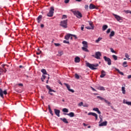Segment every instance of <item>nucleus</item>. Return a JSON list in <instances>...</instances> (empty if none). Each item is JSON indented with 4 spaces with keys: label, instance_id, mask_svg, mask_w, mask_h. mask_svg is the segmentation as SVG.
<instances>
[{
    "label": "nucleus",
    "instance_id": "a19ab883",
    "mask_svg": "<svg viewBox=\"0 0 131 131\" xmlns=\"http://www.w3.org/2000/svg\"><path fill=\"white\" fill-rule=\"evenodd\" d=\"M58 54L59 55H57V56H62L63 55V51H58Z\"/></svg>",
    "mask_w": 131,
    "mask_h": 131
},
{
    "label": "nucleus",
    "instance_id": "f3484780",
    "mask_svg": "<svg viewBox=\"0 0 131 131\" xmlns=\"http://www.w3.org/2000/svg\"><path fill=\"white\" fill-rule=\"evenodd\" d=\"M80 62V58L79 57L77 56L75 58V63H79Z\"/></svg>",
    "mask_w": 131,
    "mask_h": 131
},
{
    "label": "nucleus",
    "instance_id": "ea45409f",
    "mask_svg": "<svg viewBox=\"0 0 131 131\" xmlns=\"http://www.w3.org/2000/svg\"><path fill=\"white\" fill-rule=\"evenodd\" d=\"M111 52L112 53H114V54H116V51H114V50L113 48L110 49Z\"/></svg>",
    "mask_w": 131,
    "mask_h": 131
},
{
    "label": "nucleus",
    "instance_id": "052dcab7",
    "mask_svg": "<svg viewBox=\"0 0 131 131\" xmlns=\"http://www.w3.org/2000/svg\"><path fill=\"white\" fill-rule=\"evenodd\" d=\"M40 53H41V51H40L39 52H37L36 54L37 55H40Z\"/></svg>",
    "mask_w": 131,
    "mask_h": 131
},
{
    "label": "nucleus",
    "instance_id": "f704fd0d",
    "mask_svg": "<svg viewBox=\"0 0 131 131\" xmlns=\"http://www.w3.org/2000/svg\"><path fill=\"white\" fill-rule=\"evenodd\" d=\"M104 101L105 103L107 104V105H111V103L110 102L108 101V100H107L106 99H104Z\"/></svg>",
    "mask_w": 131,
    "mask_h": 131
},
{
    "label": "nucleus",
    "instance_id": "c9c22d12",
    "mask_svg": "<svg viewBox=\"0 0 131 131\" xmlns=\"http://www.w3.org/2000/svg\"><path fill=\"white\" fill-rule=\"evenodd\" d=\"M85 28L86 29H92V30H93L94 29V26H92V27H85Z\"/></svg>",
    "mask_w": 131,
    "mask_h": 131
},
{
    "label": "nucleus",
    "instance_id": "0e129e2a",
    "mask_svg": "<svg viewBox=\"0 0 131 131\" xmlns=\"http://www.w3.org/2000/svg\"><path fill=\"white\" fill-rule=\"evenodd\" d=\"M19 68H23V66H19Z\"/></svg>",
    "mask_w": 131,
    "mask_h": 131
},
{
    "label": "nucleus",
    "instance_id": "f8f14e48",
    "mask_svg": "<svg viewBox=\"0 0 131 131\" xmlns=\"http://www.w3.org/2000/svg\"><path fill=\"white\" fill-rule=\"evenodd\" d=\"M101 74L100 77L101 78H103V77H105V76H106V72H105V71H104V70H102V71H101Z\"/></svg>",
    "mask_w": 131,
    "mask_h": 131
},
{
    "label": "nucleus",
    "instance_id": "412c9836",
    "mask_svg": "<svg viewBox=\"0 0 131 131\" xmlns=\"http://www.w3.org/2000/svg\"><path fill=\"white\" fill-rule=\"evenodd\" d=\"M48 110L50 114H51L52 116H53L54 115V114H53V111H52V109H51V106H50V105H48Z\"/></svg>",
    "mask_w": 131,
    "mask_h": 131
},
{
    "label": "nucleus",
    "instance_id": "49530a36",
    "mask_svg": "<svg viewBox=\"0 0 131 131\" xmlns=\"http://www.w3.org/2000/svg\"><path fill=\"white\" fill-rule=\"evenodd\" d=\"M84 28V25H82L81 27V30H82V31H83Z\"/></svg>",
    "mask_w": 131,
    "mask_h": 131
},
{
    "label": "nucleus",
    "instance_id": "37998d69",
    "mask_svg": "<svg viewBox=\"0 0 131 131\" xmlns=\"http://www.w3.org/2000/svg\"><path fill=\"white\" fill-rule=\"evenodd\" d=\"M75 76L77 79H79V75H78V74H75Z\"/></svg>",
    "mask_w": 131,
    "mask_h": 131
},
{
    "label": "nucleus",
    "instance_id": "bb28decb",
    "mask_svg": "<svg viewBox=\"0 0 131 131\" xmlns=\"http://www.w3.org/2000/svg\"><path fill=\"white\" fill-rule=\"evenodd\" d=\"M88 47H82V50L84 51V52H89V50H88Z\"/></svg>",
    "mask_w": 131,
    "mask_h": 131
},
{
    "label": "nucleus",
    "instance_id": "09e8293b",
    "mask_svg": "<svg viewBox=\"0 0 131 131\" xmlns=\"http://www.w3.org/2000/svg\"><path fill=\"white\" fill-rule=\"evenodd\" d=\"M99 118L100 119V121L99 122V123H101V122H102V121H103V119H102V118H101V116H99Z\"/></svg>",
    "mask_w": 131,
    "mask_h": 131
},
{
    "label": "nucleus",
    "instance_id": "e2e57ef3",
    "mask_svg": "<svg viewBox=\"0 0 131 131\" xmlns=\"http://www.w3.org/2000/svg\"><path fill=\"white\" fill-rule=\"evenodd\" d=\"M130 78H131V75L128 76V79H129Z\"/></svg>",
    "mask_w": 131,
    "mask_h": 131
},
{
    "label": "nucleus",
    "instance_id": "c03bdc74",
    "mask_svg": "<svg viewBox=\"0 0 131 131\" xmlns=\"http://www.w3.org/2000/svg\"><path fill=\"white\" fill-rule=\"evenodd\" d=\"M78 106H79L80 107H81V106H83V102H81L78 104Z\"/></svg>",
    "mask_w": 131,
    "mask_h": 131
},
{
    "label": "nucleus",
    "instance_id": "f257e3e1",
    "mask_svg": "<svg viewBox=\"0 0 131 131\" xmlns=\"http://www.w3.org/2000/svg\"><path fill=\"white\" fill-rule=\"evenodd\" d=\"M86 66H87V67H89L92 70H96L97 69V68L95 67H98V66H99V64H91L90 63V62H86Z\"/></svg>",
    "mask_w": 131,
    "mask_h": 131
},
{
    "label": "nucleus",
    "instance_id": "6ab92c4d",
    "mask_svg": "<svg viewBox=\"0 0 131 131\" xmlns=\"http://www.w3.org/2000/svg\"><path fill=\"white\" fill-rule=\"evenodd\" d=\"M93 111H96L98 114H101V112L99 110V108L96 107L93 108Z\"/></svg>",
    "mask_w": 131,
    "mask_h": 131
},
{
    "label": "nucleus",
    "instance_id": "e433bc0d",
    "mask_svg": "<svg viewBox=\"0 0 131 131\" xmlns=\"http://www.w3.org/2000/svg\"><path fill=\"white\" fill-rule=\"evenodd\" d=\"M97 99H99L101 101L103 100H105V99L104 98H103V97H102L101 96H97Z\"/></svg>",
    "mask_w": 131,
    "mask_h": 131
},
{
    "label": "nucleus",
    "instance_id": "c85d7f7f",
    "mask_svg": "<svg viewBox=\"0 0 131 131\" xmlns=\"http://www.w3.org/2000/svg\"><path fill=\"white\" fill-rule=\"evenodd\" d=\"M115 34V32H114V31H112L111 32V34L110 35V37H112V36H114Z\"/></svg>",
    "mask_w": 131,
    "mask_h": 131
},
{
    "label": "nucleus",
    "instance_id": "4468645a",
    "mask_svg": "<svg viewBox=\"0 0 131 131\" xmlns=\"http://www.w3.org/2000/svg\"><path fill=\"white\" fill-rule=\"evenodd\" d=\"M71 36H72V34H68L67 35H66L65 36L64 39H67V40H68V39H69V38H70V37H71Z\"/></svg>",
    "mask_w": 131,
    "mask_h": 131
},
{
    "label": "nucleus",
    "instance_id": "3c124183",
    "mask_svg": "<svg viewBox=\"0 0 131 131\" xmlns=\"http://www.w3.org/2000/svg\"><path fill=\"white\" fill-rule=\"evenodd\" d=\"M72 36H73L74 37L75 39H77V36H76V35H72Z\"/></svg>",
    "mask_w": 131,
    "mask_h": 131
},
{
    "label": "nucleus",
    "instance_id": "39448f33",
    "mask_svg": "<svg viewBox=\"0 0 131 131\" xmlns=\"http://www.w3.org/2000/svg\"><path fill=\"white\" fill-rule=\"evenodd\" d=\"M101 56H102V54H101V52H97L95 53V55H93L92 57H94L96 59H97L98 60H100L101 59Z\"/></svg>",
    "mask_w": 131,
    "mask_h": 131
},
{
    "label": "nucleus",
    "instance_id": "bf43d9fd",
    "mask_svg": "<svg viewBox=\"0 0 131 131\" xmlns=\"http://www.w3.org/2000/svg\"><path fill=\"white\" fill-rule=\"evenodd\" d=\"M40 27H41V28H43V27H45V25H44L43 24H41V25H40Z\"/></svg>",
    "mask_w": 131,
    "mask_h": 131
},
{
    "label": "nucleus",
    "instance_id": "423d86ee",
    "mask_svg": "<svg viewBox=\"0 0 131 131\" xmlns=\"http://www.w3.org/2000/svg\"><path fill=\"white\" fill-rule=\"evenodd\" d=\"M46 88L48 90H49V93L50 94V95H51V96H53V93H56V91L52 90V89H51V86H49V85H46Z\"/></svg>",
    "mask_w": 131,
    "mask_h": 131
},
{
    "label": "nucleus",
    "instance_id": "72a5a7b5",
    "mask_svg": "<svg viewBox=\"0 0 131 131\" xmlns=\"http://www.w3.org/2000/svg\"><path fill=\"white\" fill-rule=\"evenodd\" d=\"M102 38L99 37L97 40H96L95 42L98 43V42H99V41H100V40H102Z\"/></svg>",
    "mask_w": 131,
    "mask_h": 131
},
{
    "label": "nucleus",
    "instance_id": "20e7f679",
    "mask_svg": "<svg viewBox=\"0 0 131 131\" xmlns=\"http://www.w3.org/2000/svg\"><path fill=\"white\" fill-rule=\"evenodd\" d=\"M55 11V9L53 7H50V10L49 12L47 14L48 17H53L54 16V12Z\"/></svg>",
    "mask_w": 131,
    "mask_h": 131
},
{
    "label": "nucleus",
    "instance_id": "c756f323",
    "mask_svg": "<svg viewBox=\"0 0 131 131\" xmlns=\"http://www.w3.org/2000/svg\"><path fill=\"white\" fill-rule=\"evenodd\" d=\"M122 94L123 95H125V88L124 87H122Z\"/></svg>",
    "mask_w": 131,
    "mask_h": 131
},
{
    "label": "nucleus",
    "instance_id": "393cba45",
    "mask_svg": "<svg viewBox=\"0 0 131 131\" xmlns=\"http://www.w3.org/2000/svg\"><path fill=\"white\" fill-rule=\"evenodd\" d=\"M82 45H83L84 47H85V48H88V42L85 41H83L82 42Z\"/></svg>",
    "mask_w": 131,
    "mask_h": 131
},
{
    "label": "nucleus",
    "instance_id": "680f3d73",
    "mask_svg": "<svg viewBox=\"0 0 131 131\" xmlns=\"http://www.w3.org/2000/svg\"><path fill=\"white\" fill-rule=\"evenodd\" d=\"M42 77H43V79H46V76L45 75H42Z\"/></svg>",
    "mask_w": 131,
    "mask_h": 131
},
{
    "label": "nucleus",
    "instance_id": "aec40b11",
    "mask_svg": "<svg viewBox=\"0 0 131 131\" xmlns=\"http://www.w3.org/2000/svg\"><path fill=\"white\" fill-rule=\"evenodd\" d=\"M96 89L99 91H105V88L103 86H96Z\"/></svg>",
    "mask_w": 131,
    "mask_h": 131
},
{
    "label": "nucleus",
    "instance_id": "5701e85b",
    "mask_svg": "<svg viewBox=\"0 0 131 131\" xmlns=\"http://www.w3.org/2000/svg\"><path fill=\"white\" fill-rule=\"evenodd\" d=\"M60 120H62V121H63V122H64V123H68V121H67V119L66 118H60Z\"/></svg>",
    "mask_w": 131,
    "mask_h": 131
},
{
    "label": "nucleus",
    "instance_id": "338daca9",
    "mask_svg": "<svg viewBox=\"0 0 131 131\" xmlns=\"http://www.w3.org/2000/svg\"><path fill=\"white\" fill-rule=\"evenodd\" d=\"M46 83H49V80H47Z\"/></svg>",
    "mask_w": 131,
    "mask_h": 131
},
{
    "label": "nucleus",
    "instance_id": "774afa93",
    "mask_svg": "<svg viewBox=\"0 0 131 131\" xmlns=\"http://www.w3.org/2000/svg\"><path fill=\"white\" fill-rule=\"evenodd\" d=\"M127 13H130V14H131V11H127Z\"/></svg>",
    "mask_w": 131,
    "mask_h": 131
},
{
    "label": "nucleus",
    "instance_id": "2eb2a0df",
    "mask_svg": "<svg viewBox=\"0 0 131 131\" xmlns=\"http://www.w3.org/2000/svg\"><path fill=\"white\" fill-rule=\"evenodd\" d=\"M107 122L106 121L103 122L99 124V126H106L107 125Z\"/></svg>",
    "mask_w": 131,
    "mask_h": 131
},
{
    "label": "nucleus",
    "instance_id": "9d476101",
    "mask_svg": "<svg viewBox=\"0 0 131 131\" xmlns=\"http://www.w3.org/2000/svg\"><path fill=\"white\" fill-rule=\"evenodd\" d=\"M64 85H66V86H67V88L68 91H69V92H71V93H74V90H73L72 89H70V85H69V84L65 83Z\"/></svg>",
    "mask_w": 131,
    "mask_h": 131
},
{
    "label": "nucleus",
    "instance_id": "2f4dec72",
    "mask_svg": "<svg viewBox=\"0 0 131 131\" xmlns=\"http://www.w3.org/2000/svg\"><path fill=\"white\" fill-rule=\"evenodd\" d=\"M41 72H42V73H43V74H47V71L45 69H42L41 70Z\"/></svg>",
    "mask_w": 131,
    "mask_h": 131
},
{
    "label": "nucleus",
    "instance_id": "13d9d810",
    "mask_svg": "<svg viewBox=\"0 0 131 131\" xmlns=\"http://www.w3.org/2000/svg\"><path fill=\"white\" fill-rule=\"evenodd\" d=\"M18 85H19V86H23V84L22 83H19L18 84Z\"/></svg>",
    "mask_w": 131,
    "mask_h": 131
},
{
    "label": "nucleus",
    "instance_id": "a211bd4d",
    "mask_svg": "<svg viewBox=\"0 0 131 131\" xmlns=\"http://www.w3.org/2000/svg\"><path fill=\"white\" fill-rule=\"evenodd\" d=\"M89 9L90 10H93L94 9H96V6L94 5L93 4H91L89 6Z\"/></svg>",
    "mask_w": 131,
    "mask_h": 131
},
{
    "label": "nucleus",
    "instance_id": "f03ea898",
    "mask_svg": "<svg viewBox=\"0 0 131 131\" xmlns=\"http://www.w3.org/2000/svg\"><path fill=\"white\" fill-rule=\"evenodd\" d=\"M68 23V19L61 20L60 21V26L62 27V28H67Z\"/></svg>",
    "mask_w": 131,
    "mask_h": 131
},
{
    "label": "nucleus",
    "instance_id": "69168bd1",
    "mask_svg": "<svg viewBox=\"0 0 131 131\" xmlns=\"http://www.w3.org/2000/svg\"><path fill=\"white\" fill-rule=\"evenodd\" d=\"M76 2H81V0H76Z\"/></svg>",
    "mask_w": 131,
    "mask_h": 131
},
{
    "label": "nucleus",
    "instance_id": "473e14b6",
    "mask_svg": "<svg viewBox=\"0 0 131 131\" xmlns=\"http://www.w3.org/2000/svg\"><path fill=\"white\" fill-rule=\"evenodd\" d=\"M123 67H127V62L126 61H124L123 63Z\"/></svg>",
    "mask_w": 131,
    "mask_h": 131
},
{
    "label": "nucleus",
    "instance_id": "9b49d317",
    "mask_svg": "<svg viewBox=\"0 0 131 131\" xmlns=\"http://www.w3.org/2000/svg\"><path fill=\"white\" fill-rule=\"evenodd\" d=\"M113 15L114 16L115 18H116V19L117 20V21L122 20V17H120V16L114 14H113Z\"/></svg>",
    "mask_w": 131,
    "mask_h": 131
},
{
    "label": "nucleus",
    "instance_id": "8fccbe9b",
    "mask_svg": "<svg viewBox=\"0 0 131 131\" xmlns=\"http://www.w3.org/2000/svg\"><path fill=\"white\" fill-rule=\"evenodd\" d=\"M110 31H111V29H108L106 31V33H110Z\"/></svg>",
    "mask_w": 131,
    "mask_h": 131
},
{
    "label": "nucleus",
    "instance_id": "79ce46f5",
    "mask_svg": "<svg viewBox=\"0 0 131 131\" xmlns=\"http://www.w3.org/2000/svg\"><path fill=\"white\" fill-rule=\"evenodd\" d=\"M63 43H67L68 45H70V42L67 40H63Z\"/></svg>",
    "mask_w": 131,
    "mask_h": 131
},
{
    "label": "nucleus",
    "instance_id": "1a4fd4ad",
    "mask_svg": "<svg viewBox=\"0 0 131 131\" xmlns=\"http://www.w3.org/2000/svg\"><path fill=\"white\" fill-rule=\"evenodd\" d=\"M88 115H92V116H95V120H98V115L95 113H89Z\"/></svg>",
    "mask_w": 131,
    "mask_h": 131
},
{
    "label": "nucleus",
    "instance_id": "4d7b16f0",
    "mask_svg": "<svg viewBox=\"0 0 131 131\" xmlns=\"http://www.w3.org/2000/svg\"><path fill=\"white\" fill-rule=\"evenodd\" d=\"M91 89L93 92H97V90H96V89H95L94 88L91 87Z\"/></svg>",
    "mask_w": 131,
    "mask_h": 131
},
{
    "label": "nucleus",
    "instance_id": "cd10ccee",
    "mask_svg": "<svg viewBox=\"0 0 131 131\" xmlns=\"http://www.w3.org/2000/svg\"><path fill=\"white\" fill-rule=\"evenodd\" d=\"M116 71H117V72H118V73H119V74H120L121 75H124L123 72H120V71L119 70V69H116Z\"/></svg>",
    "mask_w": 131,
    "mask_h": 131
},
{
    "label": "nucleus",
    "instance_id": "4c0bfd02",
    "mask_svg": "<svg viewBox=\"0 0 131 131\" xmlns=\"http://www.w3.org/2000/svg\"><path fill=\"white\" fill-rule=\"evenodd\" d=\"M112 57H113V59H115V61H116V60H117V56H116L115 55H112Z\"/></svg>",
    "mask_w": 131,
    "mask_h": 131
},
{
    "label": "nucleus",
    "instance_id": "b1692460",
    "mask_svg": "<svg viewBox=\"0 0 131 131\" xmlns=\"http://www.w3.org/2000/svg\"><path fill=\"white\" fill-rule=\"evenodd\" d=\"M123 103L124 104H126L127 105H128V106H131V101H125V100L124 99L123 100Z\"/></svg>",
    "mask_w": 131,
    "mask_h": 131
},
{
    "label": "nucleus",
    "instance_id": "a878e982",
    "mask_svg": "<svg viewBox=\"0 0 131 131\" xmlns=\"http://www.w3.org/2000/svg\"><path fill=\"white\" fill-rule=\"evenodd\" d=\"M107 28H108V26H107L106 25H103L102 27V30L103 31H105V30H106V29H107Z\"/></svg>",
    "mask_w": 131,
    "mask_h": 131
},
{
    "label": "nucleus",
    "instance_id": "dca6fc26",
    "mask_svg": "<svg viewBox=\"0 0 131 131\" xmlns=\"http://www.w3.org/2000/svg\"><path fill=\"white\" fill-rule=\"evenodd\" d=\"M64 115H68L70 117H74V113L71 112L69 114H64Z\"/></svg>",
    "mask_w": 131,
    "mask_h": 131
},
{
    "label": "nucleus",
    "instance_id": "58836bf2",
    "mask_svg": "<svg viewBox=\"0 0 131 131\" xmlns=\"http://www.w3.org/2000/svg\"><path fill=\"white\" fill-rule=\"evenodd\" d=\"M125 56L127 58V59H128V60H129L130 59V58H129V55H128L127 53H125Z\"/></svg>",
    "mask_w": 131,
    "mask_h": 131
},
{
    "label": "nucleus",
    "instance_id": "6e6552de",
    "mask_svg": "<svg viewBox=\"0 0 131 131\" xmlns=\"http://www.w3.org/2000/svg\"><path fill=\"white\" fill-rule=\"evenodd\" d=\"M4 95H7V94H8V93L7 92V90L3 92V90L2 89H0V96L2 98H4Z\"/></svg>",
    "mask_w": 131,
    "mask_h": 131
},
{
    "label": "nucleus",
    "instance_id": "7ed1b4c3",
    "mask_svg": "<svg viewBox=\"0 0 131 131\" xmlns=\"http://www.w3.org/2000/svg\"><path fill=\"white\" fill-rule=\"evenodd\" d=\"M73 13L74 15H75V16H76V17L78 18L79 19L82 17V14H81V13L78 11H73Z\"/></svg>",
    "mask_w": 131,
    "mask_h": 131
},
{
    "label": "nucleus",
    "instance_id": "a18cd8bd",
    "mask_svg": "<svg viewBox=\"0 0 131 131\" xmlns=\"http://www.w3.org/2000/svg\"><path fill=\"white\" fill-rule=\"evenodd\" d=\"M54 45L55 46V47H60V43H55Z\"/></svg>",
    "mask_w": 131,
    "mask_h": 131
},
{
    "label": "nucleus",
    "instance_id": "ddd939ff",
    "mask_svg": "<svg viewBox=\"0 0 131 131\" xmlns=\"http://www.w3.org/2000/svg\"><path fill=\"white\" fill-rule=\"evenodd\" d=\"M54 112L57 116L58 117H60V110H57V109H54Z\"/></svg>",
    "mask_w": 131,
    "mask_h": 131
},
{
    "label": "nucleus",
    "instance_id": "0eeeda50",
    "mask_svg": "<svg viewBox=\"0 0 131 131\" xmlns=\"http://www.w3.org/2000/svg\"><path fill=\"white\" fill-rule=\"evenodd\" d=\"M103 59L105 61V62H107V64L110 66L111 65V59L109 57H107L106 56H104Z\"/></svg>",
    "mask_w": 131,
    "mask_h": 131
},
{
    "label": "nucleus",
    "instance_id": "6e6d98bb",
    "mask_svg": "<svg viewBox=\"0 0 131 131\" xmlns=\"http://www.w3.org/2000/svg\"><path fill=\"white\" fill-rule=\"evenodd\" d=\"M85 9L86 10H89V5H85Z\"/></svg>",
    "mask_w": 131,
    "mask_h": 131
},
{
    "label": "nucleus",
    "instance_id": "864d4df0",
    "mask_svg": "<svg viewBox=\"0 0 131 131\" xmlns=\"http://www.w3.org/2000/svg\"><path fill=\"white\" fill-rule=\"evenodd\" d=\"M89 25H90V27H92V26H94V25H93V23L92 22L89 23Z\"/></svg>",
    "mask_w": 131,
    "mask_h": 131
},
{
    "label": "nucleus",
    "instance_id": "603ef678",
    "mask_svg": "<svg viewBox=\"0 0 131 131\" xmlns=\"http://www.w3.org/2000/svg\"><path fill=\"white\" fill-rule=\"evenodd\" d=\"M70 1V0H64L65 4H68V3H69Z\"/></svg>",
    "mask_w": 131,
    "mask_h": 131
},
{
    "label": "nucleus",
    "instance_id": "4be33fe9",
    "mask_svg": "<svg viewBox=\"0 0 131 131\" xmlns=\"http://www.w3.org/2000/svg\"><path fill=\"white\" fill-rule=\"evenodd\" d=\"M42 18V15H39L37 18V20L38 21V23H40V21H41V19Z\"/></svg>",
    "mask_w": 131,
    "mask_h": 131
},
{
    "label": "nucleus",
    "instance_id": "de8ad7c7",
    "mask_svg": "<svg viewBox=\"0 0 131 131\" xmlns=\"http://www.w3.org/2000/svg\"><path fill=\"white\" fill-rule=\"evenodd\" d=\"M66 18H67V15H63L62 16V19H66Z\"/></svg>",
    "mask_w": 131,
    "mask_h": 131
},
{
    "label": "nucleus",
    "instance_id": "7c9ffc66",
    "mask_svg": "<svg viewBox=\"0 0 131 131\" xmlns=\"http://www.w3.org/2000/svg\"><path fill=\"white\" fill-rule=\"evenodd\" d=\"M62 111L63 112H65L66 113H68V112H69V111L68 110V109L66 108H63Z\"/></svg>",
    "mask_w": 131,
    "mask_h": 131
},
{
    "label": "nucleus",
    "instance_id": "5fc2aeb1",
    "mask_svg": "<svg viewBox=\"0 0 131 131\" xmlns=\"http://www.w3.org/2000/svg\"><path fill=\"white\" fill-rule=\"evenodd\" d=\"M83 107H89V104L86 103V104L83 105Z\"/></svg>",
    "mask_w": 131,
    "mask_h": 131
}]
</instances>
